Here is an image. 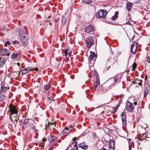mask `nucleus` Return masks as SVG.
I'll list each match as a JSON object with an SVG mask.
<instances>
[{
	"mask_svg": "<svg viewBox=\"0 0 150 150\" xmlns=\"http://www.w3.org/2000/svg\"><path fill=\"white\" fill-rule=\"evenodd\" d=\"M117 58L112 52L108 54L104 59V62L106 63L109 62L111 64H113Z\"/></svg>",
	"mask_w": 150,
	"mask_h": 150,
	"instance_id": "nucleus-1",
	"label": "nucleus"
},
{
	"mask_svg": "<svg viewBox=\"0 0 150 150\" xmlns=\"http://www.w3.org/2000/svg\"><path fill=\"white\" fill-rule=\"evenodd\" d=\"M94 40L93 37L89 36L86 40V43L87 48L89 49L93 44Z\"/></svg>",
	"mask_w": 150,
	"mask_h": 150,
	"instance_id": "nucleus-2",
	"label": "nucleus"
},
{
	"mask_svg": "<svg viewBox=\"0 0 150 150\" xmlns=\"http://www.w3.org/2000/svg\"><path fill=\"white\" fill-rule=\"evenodd\" d=\"M106 14V11H104L103 10H100V11L96 13V16L98 18L102 19L104 18Z\"/></svg>",
	"mask_w": 150,
	"mask_h": 150,
	"instance_id": "nucleus-3",
	"label": "nucleus"
},
{
	"mask_svg": "<svg viewBox=\"0 0 150 150\" xmlns=\"http://www.w3.org/2000/svg\"><path fill=\"white\" fill-rule=\"evenodd\" d=\"M8 108L11 115H13L14 114H16L18 112V110L16 107L12 105V104H10L8 106Z\"/></svg>",
	"mask_w": 150,
	"mask_h": 150,
	"instance_id": "nucleus-4",
	"label": "nucleus"
},
{
	"mask_svg": "<svg viewBox=\"0 0 150 150\" xmlns=\"http://www.w3.org/2000/svg\"><path fill=\"white\" fill-rule=\"evenodd\" d=\"M0 55L1 56H9L10 54V52L9 50L6 48H3L2 49H0Z\"/></svg>",
	"mask_w": 150,
	"mask_h": 150,
	"instance_id": "nucleus-5",
	"label": "nucleus"
},
{
	"mask_svg": "<svg viewBox=\"0 0 150 150\" xmlns=\"http://www.w3.org/2000/svg\"><path fill=\"white\" fill-rule=\"evenodd\" d=\"M137 46V44L136 42H134L132 43L131 47V51L132 53L134 54L136 53Z\"/></svg>",
	"mask_w": 150,
	"mask_h": 150,
	"instance_id": "nucleus-6",
	"label": "nucleus"
},
{
	"mask_svg": "<svg viewBox=\"0 0 150 150\" xmlns=\"http://www.w3.org/2000/svg\"><path fill=\"white\" fill-rule=\"evenodd\" d=\"M95 30V28L93 25H89L86 27L85 29V31L87 33H89L91 32H93Z\"/></svg>",
	"mask_w": 150,
	"mask_h": 150,
	"instance_id": "nucleus-7",
	"label": "nucleus"
},
{
	"mask_svg": "<svg viewBox=\"0 0 150 150\" xmlns=\"http://www.w3.org/2000/svg\"><path fill=\"white\" fill-rule=\"evenodd\" d=\"M93 82L94 85L93 87L94 88H96L98 87L100 83L99 77H97L96 76V78L93 80Z\"/></svg>",
	"mask_w": 150,
	"mask_h": 150,
	"instance_id": "nucleus-8",
	"label": "nucleus"
},
{
	"mask_svg": "<svg viewBox=\"0 0 150 150\" xmlns=\"http://www.w3.org/2000/svg\"><path fill=\"white\" fill-rule=\"evenodd\" d=\"M20 41L24 45H26L28 43V40L26 38V36L21 37Z\"/></svg>",
	"mask_w": 150,
	"mask_h": 150,
	"instance_id": "nucleus-9",
	"label": "nucleus"
},
{
	"mask_svg": "<svg viewBox=\"0 0 150 150\" xmlns=\"http://www.w3.org/2000/svg\"><path fill=\"white\" fill-rule=\"evenodd\" d=\"M126 107V109L128 112L132 111L134 109L133 104H127Z\"/></svg>",
	"mask_w": 150,
	"mask_h": 150,
	"instance_id": "nucleus-10",
	"label": "nucleus"
},
{
	"mask_svg": "<svg viewBox=\"0 0 150 150\" xmlns=\"http://www.w3.org/2000/svg\"><path fill=\"white\" fill-rule=\"evenodd\" d=\"M120 104L117 105L116 107H110V111L111 113L112 114H114L117 111V109L120 106Z\"/></svg>",
	"mask_w": 150,
	"mask_h": 150,
	"instance_id": "nucleus-11",
	"label": "nucleus"
},
{
	"mask_svg": "<svg viewBox=\"0 0 150 150\" xmlns=\"http://www.w3.org/2000/svg\"><path fill=\"white\" fill-rule=\"evenodd\" d=\"M79 147L84 149L86 150L88 149V145H86L85 142H83L79 144Z\"/></svg>",
	"mask_w": 150,
	"mask_h": 150,
	"instance_id": "nucleus-12",
	"label": "nucleus"
},
{
	"mask_svg": "<svg viewBox=\"0 0 150 150\" xmlns=\"http://www.w3.org/2000/svg\"><path fill=\"white\" fill-rule=\"evenodd\" d=\"M70 130H69L67 127L65 128V129L61 132V134L62 135H66L70 132Z\"/></svg>",
	"mask_w": 150,
	"mask_h": 150,
	"instance_id": "nucleus-13",
	"label": "nucleus"
},
{
	"mask_svg": "<svg viewBox=\"0 0 150 150\" xmlns=\"http://www.w3.org/2000/svg\"><path fill=\"white\" fill-rule=\"evenodd\" d=\"M126 8L129 11H131L132 7V4L130 2H127L126 3Z\"/></svg>",
	"mask_w": 150,
	"mask_h": 150,
	"instance_id": "nucleus-14",
	"label": "nucleus"
},
{
	"mask_svg": "<svg viewBox=\"0 0 150 150\" xmlns=\"http://www.w3.org/2000/svg\"><path fill=\"white\" fill-rule=\"evenodd\" d=\"M114 83L112 84V86H113L116 85L118 82L120 81V79L119 78V77H117V76H115L114 78V79H113ZM112 84H111L110 86H112Z\"/></svg>",
	"mask_w": 150,
	"mask_h": 150,
	"instance_id": "nucleus-15",
	"label": "nucleus"
},
{
	"mask_svg": "<svg viewBox=\"0 0 150 150\" xmlns=\"http://www.w3.org/2000/svg\"><path fill=\"white\" fill-rule=\"evenodd\" d=\"M91 54L89 55L88 60L90 61L93 60L94 58L96 57V55L94 52L91 53Z\"/></svg>",
	"mask_w": 150,
	"mask_h": 150,
	"instance_id": "nucleus-16",
	"label": "nucleus"
},
{
	"mask_svg": "<svg viewBox=\"0 0 150 150\" xmlns=\"http://www.w3.org/2000/svg\"><path fill=\"white\" fill-rule=\"evenodd\" d=\"M19 32L20 38H21V37H23V36H25V32L24 31V30L23 28H20L19 29Z\"/></svg>",
	"mask_w": 150,
	"mask_h": 150,
	"instance_id": "nucleus-17",
	"label": "nucleus"
},
{
	"mask_svg": "<svg viewBox=\"0 0 150 150\" xmlns=\"http://www.w3.org/2000/svg\"><path fill=\"white\" fill-rule=\"evenodd\" d=\"M109 147L110 148H112L113 149H114V141L113 140V138L111 137V140L109 142Z\"/></svg>",
	"mask_w": 150,
	"mask_h": 150,
	"instance_id": "nucleus-18",
	"label": "nucleus"
},
{
	"mask_svg": "<svg viewBox=\"0 0 150 150\" xmlns=\"http://www.w3.org/2000/svg\"><path fill=\"white\" fill-rule=\"evenodd\" d=\"M142 81L141 80H140L139 79H134L133 82L134 84H138L139 85L141 86L142 85L141 82Z\"/></svg>",
	"mask_w": 150,
	"mask_h": 150,
	"instance_id": "nucleus-19",
	"label": "nucleus"
},
{
	"mask_svg": "<svg viewBox=\"0 0 150 150\" xmlns=\"http://www.w3.org/2000/svg\"><path fill=\"white\" fill-rule=\"evenodd\" d=\"M7 59V58H5H5H2L0 62V68L3 67H4V64H5Z\"/></svg>",
	"mask_w": 150,
	"mask_h": 150,
	"instance_id": "nucleus-20",
	"label": "nucleus"
},
{
	"mask_svg": "<svg viewBox=\"0 0 150 150\" xmlns=\"http://www.w3.org/2000/svg\"><path fill=\"white\" fill-rule=\"evenodd\" d=\"M8 88H9L4 86H3L2 85L1 87V91L3 93H5L6 92Z\"/></svg>",
	"mask_w": 150,
	"mask_h": 150,
	"instance_id": "nucleus-21",
	"label": "nucleus"
},
{
	"mask_svg": "<svg viewBox=\"0 0 150 150\" xmlns=\"http://www.w3.org/2000/svg\"><path fill=\"white\" fill-rule=\"evenodd\" d=\"M118 14V11H116L115 13V15L114 16H113L112 18L111 19L112 21L115 20L118 17L117 15Z\"/></svg>",
	"mask_w": 150,
	"mask_h": 150,
	"instance_id": "nucleus-22",
	"label": "nucleus"
},
{
	"mask_svg": "<svg viewBox=\"0 0 150 150\" xmlns=\"http://www.w3.org/2000/svg\"><path fill=\"white\" fill-rule=\"evenodd\" d=\"M147 137V134L146 133L142 134L140 137L139 140H142L146 139Z\"/></svg>",
	"mask_w": 150,
	"mask_h": 150,
	"instance_id": "nucleus-23",
	"label": "nucleus"
},
{
	"mask_svg": "<svg viewBox=\"0 0 150 150\" xmlns=\"http://www.w3.org/2000/svg\"><path fill=\"white\" fill-rule=\"evenodd\" d=\"M56 122L54 120L52 121L48 124V125L49 127H51V126L54 125V127H56Z\"/></svg>",
	"mask_w": 150,
	"mask_h": 150,
	"instance_id": "nucleus-24",
	"label": "nucleus"
},
{
	"mask_svg": "<svg viewBox=\"0 0 150 150\" xmlns=\"http://www.w3.org/2000/svg\"><path fill=\"white\" fill-rule=\"evenodd\" d=\"M57 139V137L56 136H52L51 137V139H49V141L51 142H52L53 141H55Z\"/></svg>",
	"mask_w": 150,
	"mask_h": 150,
	"instance_id": "nucleus-25",
	"label": "nucleus"
},
{
	"mask_svg": "<svg viewBox=\"0 0 150 150\" xmlns=\"http://www.w3.org/2000/svg\"><path fill=\"white\" fill-rule=\"evenodd\" d=\"M111 138H110V137H108V136L104 138V140L107 143L109 142L111 140Z\"/></svg>",
	"mask_w": 150,
	"mask_h": 150,
	"instance_id": "nucleus-26",
	"label": "nucleus"
},
{
	"mask_svg": "<svg viewBox=\"0 0 150 150\" xmlns=\"http://www.w3.org/2000/svg\"><path fill=\"white\" fill-rule=\"evenodd\" d=\"M18 55V53H13L11 55V57L13 59H16Z\"/></svg>",
	"mask_w": 150,
	"mask_h": 150,
	"instance_id": "nucleus-27",
	"label": "nucleus"
},
{
	"mask_svg": "<svg viewBox=\"0 0 150 150\" xmlns=\"http://www.w3.org/2000/svg\"><path fill=\"white\" fill-rule=\"evenodd\" d=\"M69 51V48L66 49L64 51V56L66 57V58H67V57L68 55V53Z\"/></svg>",
	"mask_w": 150,
	"mask_h": 150,
	"instance_id": "nucleus-28",
	"label": "nucleus"
},
{
	"mask_svg": "<svg viewBox=\"0 0 150 150\" xmlns=\"http://www.w3.org/2000/svg\"><path fill=\"white\" fill-rule=\"evenodd\" d=\"M51 86L49 84H46L44 86V89L46 91H47L50 88Z\"/></svg>",
	"mask_w": 150,
	"mask_h": 150,
	"instance_id": "nucleus-29",
	"label": "nucleus"
},
{
	"mask_svg": "<svg viewBox=\"0 0 150 150\" xmlns=\"http://www.w3.org/2000/svg\"><path fill=\"white\" fill-rule=\"evenodd\" d=\"M28 71V70L26 68L25 69L23 70L22 71V75L25 74L26 73H27Z\"/></svg>",
	"mask_w": 150,
	"mask_h": 150,
	"instance_id": "nucleus-30",
	"label": "nucleus"
},
{
	"mask_svg": "<svg viewBox=\"0 0 150 150\" xmlns=\"http://www.w3.org/2000/svg\"><path fill=\"white\" fill-rule=\"evenodd\" d=\"M83 1L84 2L89 4H91L92 2L91 0H83Z\"/></svg>",
	"mask_w": 150,
	"mask_h": 150,
	"instance_id": "nucleus-31",
	"label": "nucleus"
},
{
	"mask_svg": "<svg viewBox=\"0 0 150 150\" xmlns=\"http://www.w3.org/2000/svg\"><path fill=\"white\" fill-rule=\"evenodd\" d=\"M123 96H123V95H120V96H119V95H118L117 96V98H120V101H121V98H122H122L123 97ZM122 103V101L121 102V101H120L119 100V103Z\"/></svg>",
	"mask_w": 150,
	"mask_h": 150,
	"instance_id": "nucleus-32",
	"label": "nucleus"
},
{
	"mask_svg": "<svg viewBox=\"0 0 150 150\" xmlns=\"http://www.w3.org/2000/svg\"><path fill=\"white\" fill-rule=\"evenodd\" d=\"M74 144L73 145L74 147V148H76V150H78V148L77 146V142L76 141H75L74 142Z\"/></svg>",
	"mask_w": 150,
	"mask_h": 150,
	"instance_id": "nucleus-33",
	"label": "nucleus"
},
{
	"mask_svg": "<svg viewBox=\"0 0 150 150\" xmlns=\"http://www.w3.org/2000/svg\"><path fill=\"white\" fill-rule=\"evenodd\" d=\"M5 96L4 95H2L1 96L0 98V102H2L4 99Z\"/></svg>",
	"mask_w": 150,
	"mask_h": 150,
	"instance_id": "nucleus-34",
	"label": "nucleus"
},
{
	"mask_svg": "<svg viewBox=\"0 0 150 150\" xmlns=\"http://www.w3.org/2000/svg\"><path fill=\"white\" fill-rule=\"evenodd\" d=\"M122 124L124 125H126V119H124L123 118V117H122Z\"/></svg>",
	"mask_w": 150,
	"mask_h": 150,
	"instance_id": "nucleus-35",
	"label": "nucleus"
},
{
	"mask_svg": "<svg viewBox=\"0 0 150 150\" xmlns=\"http://www.w3.org/2000/svg\"><path fill=\"white\" fill-rule=\"evenodd\" d=\"M93 73L94 75V79L96 78V76H97V77H98V76L96 71H94L93 72Z\"/></svg>",
	"mask_w": 150,
	"mask_h": 150,
	"instance_id": "nucleus-36",
	"label": "nucleus"
},
{
	"mask_svg": "<svg viewBox=\"0 0 150 150\" xmlns=\"http://www.w3.org/2000/svg\"><path fill=\"white\" fill-rule=\"evenodd\" d=\"M144 91H144V97H145L147 95L149 91L147 89H145Z\"/></svg>",
	"mask_w": 150,
	"mask_h": 150,
	"instance_id": "nucleus-37",
	"label": "nucleus"
},
{
	"mask_svg": "<svg viewBox=\"0 0 150 150\" xmlns=\"http://www.w3.org/2000/svg\"><path fill=\"white\" fill-rule=\"evenodd\" d=\"M121 115V116H122V117H123V118L124 119H126V117L125 116V113L124 112H122Z\"/></svg>",
	"mask_w": 150,
	"mask_h": 150,
	"instance_id": "nucleus-38",
	"label": "nucleus"
},
{
	"mask_svg": "<svg viewBox=\"0 0 150 150\" xmlns=\"http://www.w3.org/2000/svg\"><path fill=\"white\" fill-rule=\"evenodd\" d=\"M28 122V119H25L23 122V123L24 124H27Z\"/></svg>",
	"mask_w": 150,
	"mask_h": 150,
	"instance_id": "nucleus-39",
	"label": "nucleus"
},
{
	"mask_svg": "<svg viewBox=\"0 0 150 150\" xmlns=\"http://www.w3.org/2000/svg\"><path fill=\"white\" fill-rule=\"evenodd\" d=\"M66 18L64 17H63L62 20V23L64 24L66 23Z\"/></svg>",
	"mask_w": 150,
	"mask_h": 150,
	"instance_id": "nucleus-40",
	"label": "nucleus"
},
{
	"mask_svg": "<svg viewBox=\"0 0 150 150\" xmlns=\"http://www.w3.org/2000/svg\"><path fill=\"white\" fill-rule=\"evenodd\" d=\"M10 44V43L9 41H7L5 42L4 46L5 47H7L8 45H9Z\"/></svg>",
	"mask_w": 150,
	"mask_h": 150,
	"instance_id": "nucleus-41",
	"label": "nucleus"
},
{
	"mask_svg": "<svg viewBox=\"0 0 150 150\" xmlns=\"http://www.w3.org/2000/svg\"><path fill=\"white\" fill-rule=\"evenodd\" d=\"M133 67H132V70H134V69H135L137 66V64L136 63H134L133 64Z\"/></svg>",
	"mask_w": 150,
	"mask_h": 150,
	"instance_id": "nucleus-42",
	"label": "nucleus"
},
{
	"mask_svg": "<svg viewBox=\"0 0 150 150\" xmlns=\"http://www.w3.org/2000/svg\"><path fill=\"white\" fill-rule=\"evenodd\" d=\"M47 98H49V100H52L53 101H54V99L50 96H47Z\"/></svg>",
	"mask_w": 150,
	"mask_h": 150,
	"instance_id": "nucleus-43",
	"label": "nucleus"
},
{
	"mask_svg": "<svg viewBox=\"0 0 150 150\" xmlns=\"http://www.w3.org/2000/svg\"><path fill=\"white\" fill-rule=\"evenodd\" d=\"M146 60L149 63H150V57H147Z\"/></svg>",
	"mask_w": 150,
	"mask_h": 150,
	"instance_id": "nucleus-44",
	"label": "nucleus"
},
{
	"mask_svg": "<svg viewBox=\"0 0 150 150\" xmlns=\"http://www.w3.org/2000/svg\"><path fill=\"white\" fill-rule=\"evenodd\" d=\"M28 69L29 70L31 71V70H34V68H30L29 67H28Z\"/></svg>",
	"mask_w": 150,
	"mask_h": 150,
	"instance_id": "nucleus-45",
	"label": "nucleus"
},
{
	"mask_svg": "<svg viewBox=\"0 0 150 150\" xmlns=\"http://www.w3.org/2000/svg\"><path fill=\"white\" fill-rule=\"evenodd\" d=\"M71 54V52L69 51L68 52V55H69L68 57L70 56Z\"/></svg>",
	"mask_w": 150,
	"mask_h": 150,
	"instance_id": "nucleus-46",
	"label": "nucleus"
},
{
	"mask_svg": "<svg viewBox=\"0 0 150 150\" xmlns=\"http://www.w3.org/2000/svg\"><path fill=\"white\" fill-rule=\"evenodd\" d=\"M17 41H13V44H16L17 43Z\"/></svg>",
	"mask_w": 150,
	"mask_h": 150,
	"instance_id": "nucleus-47",
	"label": "nucleus"
},
{
	"mask_svg": "<svg viewBox=\"0 0 150 150\" xmlns=\"http://www.w3.org/2000/svg\"><path fill=\"white\" fill-rule=\"evenodd\" d=\"M76 138H77L76 137H74L73 139L72 140L75 141H76L75 140L76 139Z\"/></svg>",
	"mask_w": 150,
	"mask_h": 150,
	"instance_id": "nucleus-48",
	"label": "nucleus"
},
{
	"mask_svg": "<svg viewBox=\"0 0 150 150\" xmlns=\"http://www.w3.org/2000/svg\"><path fill=\"white\" fill-rule=\"evenodd\" d=\"M111 79H109L108 81L107 82H106V83H107L108 82H111Z\"/></svg>",
	"mask_w": 150,
	"mask_h": 150,
	"instance_id": "nucleus-49",
	"label": "nucleus"
},
{
	"mask_svg": "<svg viewBox=\"0 0 150 150\" xmlns=\"http://www.w3.org/2000/svg\"><path fill=\"white\" fill-rule=\"evenodd\" d=\"M129 150H131V146L129 144Z\"/></svg>",
	"mask_w": 150,
	"mask_h": 150,
	"instance_id": "nucleus-50",
	"label": "nucleus"
},
{
	"mask_svg": "<svg viewBox=\"0 0 150 150\" xmlns=\"http://www.w3.org/2000/svg\"><path fill=\"white\" fill-rule=\"evenodd\" d=\"M104 89H103L101 91V90L100 91V92H102L103 91H106V90H105L104 91Z\"/></svg>",
	"mask_w": 150,
	"mask_h": 150,
	"instance_id": "nucleus-51",
	"label": "nucleus"
},
{
	"mask_svg": "<svg viewBox=\"0 0 150 150\" xmlns=\"http://www.w3.org/2000/svg\"><path fill=\"white\" fill-rule=\"evenodd\" d=\"M35 70L36 71H37L38 70V68H35Z\"/></svg>",
	"mask_w": 150,
	"mask_h": 150,
	"instance_id": "nucleus-52",
	"label": "nucleus"
},
{
	"mask_svg": "<svg viewBox=\"0 0 150 150\" xmlns=\"http://www.w3.org/2000/svg\"><path fill=\"white\" fill-rule=\"evenodd\" d=\"M6 67H5V70H4V71H5V73H6Z\"/></svg>",
	"mask_w": 150,
	"mask_h": 150,
	"instance_id": "nucleus-53",
	"label": "nucleus"
},
{
	"mask_svg": "<svg viewBox=\"0 0 150 150\" xmlns=\"http://www.w3.org/2000/svg\"><path fill=\"white\" fill-rule=\"evenodd\" d=\"M17 64L18 66H19L20 65V63H19V62H18L17 63Z\"/></svg>",
	"mask_w": 150,
	"mask_h": 150,
	"instance_id": "nucleus-54",
	"label": "nucleus"
},
{
	"mask_svg": "<svg viewBox=\"0 0 150 150\" xmlns=\"http://www.w3.org/2000/svg\"><path fill=\"white\" fill-rule=\"evenodd\" d=\"M2 58H2H2H1V57L0 58V62H1V60Z\"/></svg>",
	"mask_w": 150,
	"mask_h": 150,
	"instance_id": "nucleus-55",
	"label": "nucleus"
},
{
	"mask_svg": "<svg viewBox=\"0 0 150 150\" xmlns=\"http://www.w3.org/2000/svg\"><path fill=\"white\" fill-rule=\"evenodd\" d=\"M126 103H130V102H129V101H127V102H126Z\"/></svg>",
	"mask_w": 150,
	"mask_h": 150,
	"instance_id": "nucleus-56",
	"label": "nucleus"
},
{
	"mask_svg": "<svg viewBox=\"0 0 150 150\" xmlns=\"http://www.w3.org/2000/svg\"><path fill=\"white\" fill-rule=\"evenodd\" d=\"M134 36H133L132 37V40H133V39H134Z\"/></svg>",
	"mask_w": 150,
	"mask_h": 150,
	"instance_id": "nucleus-57",
	"label": "nucleus"
},
{
	"mask_svg": "<svg viewBox=\"0 0 150 150\" xmlns=\"http://www.w3.org/2000/svg\"><path fill=\"white\" fill-rule=\"evenodd\" d=\"M4 71H3V70H1V71H0V72H4Z\"/></svg>",
	"mask_w": 150,
	"mask_h": 150,
	"instance_id": "nucleus-58",
	"label": "nucleus"
},
{
	"mask_svg": "<svg viewBox=\"0 0 150 150\" xmlns=\"http://www.w3.org/2000/svg\"><path fill=\"white\" fill-rule=\"evenodd\" d=\"M49 24L50 25H51L52 24V23H49Z\"/></svg>",
	"mask_w": 150,
	"mask_h": 150,
	"instance_id": "nucleus-59",
	"label": "nucleus"
},
{
	"mask_svg": "<svg viewBox=\"0 0 150 150\" xmlns=\"http://www.w3.org/2000/svg\"><path fill=\"white\" fill-rule=\"evenodd\" d=\"M35 144H36V145L37 146V145H38V143H35Z\"/></svg>",
	"mask_w": 150,
	"mask_h": 150,
	"instance_id": "nucleus-60",
	"label": "nucleus"
},
{
	"mask_svg": "<svg viewBox=\"0 0 150 150\" xmlns=\"http://www.w3.org/2000/svg\"><path fill=\"white\" fill-rule=\"evenodd\" d=\"M50 16H49L48 17V18H50Z\"/></svg>",
	"mask_w": 150,
	"mask_h": 150,
	"instance_id": "nucleus-61",
	"label": "nucleus"
},
{
	"mask_svg": "<svg viewBox=\"0 0 150 150\" xmlns=\"http://www.w3.org/2000/svg\"><path fill=\"white\" fill-rule=\"evenodd\" d=\"M47 125H46V129H47Z\"/></svg>",
	"mask_w": 150,
	"mask_h": 150,
	"instance_id": "nucleus-62",
	"label": "nucleus"
},
{
	"mask_svg": "<svg viewBox=\"0 0 150 150\" xmlns=\"http://www.w3.org/2000/svg\"><path fill=\"white\" fill-rule=\"evenodd\" d=\"M134 103H137V102H134Z\"/></svg>",
	"mask_w": 150,
	"mask_h": 150,
	"instance_id": "nucleus-63",
	"label": "nucleus"
},
{
	"mask_svg": "<svg viewBox=\"0 0 150 150\" xmlns=\"http://www.w3.org/2000/svg\"><path fill=\"white\" fill-rule=\"evenodd\" d=\"M15 120H16V121H17V120H16V119H15Z\"/></svg>",
	"mask_w": 150,
	"mask_h": 150,
	"instance_id": "nucleus-64",
	"label": "nucleus"
}]
</instances>
